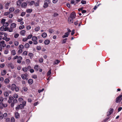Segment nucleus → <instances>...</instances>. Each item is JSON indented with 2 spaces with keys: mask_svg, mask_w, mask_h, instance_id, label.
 Wrapping results in <instances>:
<instances>
[{
  "mask_svg": "<svg viewBox=\"0 0 122 122\" xmlns=\"http://www.w3.org/2000/svg\"><path fill=\"white\" fill-rule=\"evenodd\" d=\"M51 1L50 0H46L44 1L43 7L44 8H47L48 6V4L50 3Z\"/></svg>",
  "mask_w": 122,
  "mask_h": 122,
  "instance_id": "obj_1",
  "label": "nucleus"
},
{
  "mask_svg": "<svg viewBox=\"0 0 122 122\" xmlns=\"http://www.w3.org/2000/svg\"><path fill=\"white\" fill-rule=\"evenodd\" d=\"M37 38L36 37L34 36L32 37V40L33 41L34 44L36 45L37 44Z\"/></svg>",
  "mask_w": 122,
  "mask_h": 122,
  "instance_id": "obj_2",
  "label": "nucleus"
},
{
  "mask_svg": "<svg viewBox=\"0 0 122 122\" xmlns=\"http://www.w3.org/2000/svg\"><path fill=\"white\" fill-rule=\"evenodd\" d=\"M26 102L25 101H22V104H20L19 106L20 109L23 108L25 106Z\"/></svg>",
  "mask_w": 122,
  "mask_h": 122,
  "instance_id": "obj_3",
  "label": "nucleus"
},
{
  "mask_svg": "<svg viewBox=\"0 0 122 122\" xmlns=\"http://www.w3.org/2000/svg\"><path fill=\"white\" fill-rule=\"evenodd\" d=\"M29 3V1H27L26 2H23L21 5L22 7L24 8H25L27 6V4H28V3Z\"/></svg>",
  "mask_w": 122,
  "mask_h": 122,
  "instance_id": "obj_4",
  "label": "nucleus"
},
{
  "mask_svg": "<svg viewBox=\"0 0 122 122\" xmlns=\"http://www.w3.org/2000/svg\"><path fill=\"white\" fill-rule=\"evenodd\" d=\"M7 105L6 104H4L3 103L1 102H0V108L2 109L3 107H6Z\"/></svg>",
  "mask_w": 122,
  "mask_h": 122,
  "instance_id": "obj_5",
  "label": "nucleus"
},
{
  "mask_svg": "<svg viewBox=\"0 0 122 122\" xmlns=\"http://www.w3.org/2000/svg\"><path fill=\"white\" fill-rule=\"evenodd\" d=\"M76 14L75 11L73 12L70 14V17L73 19H74L76 17Z\"/></svg>",
  "mask_w": 122,
  "mask_h": 122,
  "instance_id": "obj_6",
  "label": "nucleus"
},
{
  "mask_svg": "<svg viewBox=\"0 0 122 122\" xmlns=\"http://www.w3.org/2000/svg\"><path fill=\"white\" fill-rule=\"evenodd\" d=\"M0 45L1 47L3 48L5 47L6 46V44H5V41H4L0 42Z\"/></svg>",
  "mask_w": 122,
  "mask_h": 122,
  "instance_id": "obj_7",
  "label": "nucleus"
},
{
  "mask_svg": "<svg viewBox=\"0 0 122 122\" xmlns=\"http://www.w3.org/2000/svg\"><path fill=\"white\" fill-rule=\"evenodd\" d=\"M50 43V41L48 39H46L44 41V44L46 45H48Z\"/></svg>",
  "mask_w": 122,
  "mask_h": 122,
  "instance_id": "obj_8",
  "label": "nucleus"
},
{
  "mask_svg": "<svg viewBox=\"0 0 122 122\" xmlns=\"http://www.w3.org/2000/svg\"><path fill=\"white\" fill-rule=\"evenodd\" d=\"M73 19L70 17L68 18V21L69 23L71 24L73 23Z\"/></svg>",
  "mask_w": 122,
  "mask_h": 122,
  "instance_id": "obj_9",
  "label": "nucleus"
},
{
  "mask_svg": "<svg viewBox=\"0 0 122 122\" xmlns=\"http://www.w3.org/2000/svg\"><path fill=\"white\" fill-rule=\"evenodd\" d=\"M16 85L15 84H12L11 85V89L12 91H14L16 87Z\"/></svg>",
  "mask_w": 122,
  "mask_h": 122,
  "instance_id": "obj_10",
  "label": "nucleus"
},
{
  "mask_svg": "<svg viewBox=\"0 0 122 122\" xmlns=\"http://www.w3.org/2000/svg\"><path fill=\"white\" fill-rule=\"evenodd\" d=\"M15 117L16 118H19L20 117V115L17 112H16L15 113Z\"/></svg>",
  "mask_w": 122,
  "mask_h": 122,
  "instance_id": "obj_11",
  "label": "nucleus"
},
{
  "mask_svg": "<svg viewBox=\"0 0 122 122\" xmlns=\"http://www.w3.org/2000/svg\"><path fill=\"white\" fill-rule=\"evenodd\" d=\"M39 67V66L38 65H36L34 67V69L35 70V71H38V68Z\"/></svg>",
  "mask_w": 122,
  "mask_h": 122,
  "instance_id": "obj_12",
  "label": "nucleus"
},
{
  "mask_svg": "<svg viewBox=\"0 0 122 122\" xmlns=\"http://www.w3.org/2000/svg\"><path fill=\"white\" fill-rule=\"evenodd\" d=\"M10 26L13 28H14L16 27V24L15 23H12L10 24Z\"/></svg>",
  "mask_w": 122,
  "mask_h": 122,
  "instance_id": "obj_13",
  "label": "nucleus"
},
{
  "mask_svg": "<svg viewBox=\"0 0 122 122\" xmlns=\"http://www.w3.org/2000/svg\"><path fill=\"white\" fill-rule=\"evenodd\" d=\"M28 82L30 85L32 84L33 83V80L32 79H30L28 81Z\"/></svg>",
  "mask_w": 122,
  "mask_h": 122,
  "instance_id": "obj_14",
  "label": "nucleus"
},
{
  "mask_svg": "<svg viewBox=\"0 0 122 122\" xmlns=\"http://www.w3.org/2000/svg\"><path fill=\"white\" fill-rule=\"evenodd\" d=\"M69 35L68 33L66 32L65 33V35L62 36V37L63 38L67 37Z\"/></svg>",
  "mask_w": 122,
  "mask_h": 122,
  "instance_id": "obj_15",
  "label": "nucleus"
},
{
  "mask_svg": "<svg viewBox=\"0 0 122 122\" xmlns=\"http://www.w3.org/2000/svg\"><path fill=\"white\" fill-rule=\"evenodd\" d=\"M25 32L26 31L25 30H22L20 31V34L22 36H24Z\"/></svg>",
  "mask_w": 122,
  "mask_h": 122,
  "instance_id": "obj_16",
  "label": "nucleus"
},
{
  "mask_svg": "<svg viewBox=\"0 0 122 122\" xmlns=\"http://www.w3.org/2000/svg\"><path fill=\"white\" fill-rule=\"evenodd\" d=\"M47 36V34L45 32L41 34V36L43 38H45Z\"/></svg>",
  "mask_w": 122,
  "mask_h": 122,
  "instance_id": "obj_17",
  "label": "nucleus"
},
{
  "mask_svg": "<svg viewBox=\"0 0 122 122\" xmlns=\"http://www.w3.org/2000/svg\"><path fill=\"white\" fill-rule=\"evenodd\" d=\"M16 53L15 51V50H13L11 51V55L13 56L15 55Z\"/></svg>",
  "mask_w": 122,
  "mask_h": 122,
  "instance_id": "obj_18",
  "label": "nucleus"
},
{
  "mask_svg": "<svg viewBox=\"0 0 122 122\" xmlns=\"http://www.w3.org/2000/svg\"><path fill=\"white\" fill-rule=\"evenodd\" d=\"M22 78L23 79H25L26 78V76L25 74H22L21 76Z\"/></svg>",
  "mask_w": 122,
  "mask_h": 122,
  "instance_id": "obj_19",
  "label": "nucleus"
},
{
  "mask_svg": "<svg viewBox=\"0 0 122 122\" xmlns=\"http://www.w3.org/2000/svg\"><path fill=\"white\" fill-rule=\"evenodd\" d=\"M24 46L25 48H28L29 47L30 45L28 43H26L25 44Z\"/></svg>",
  "mask_w": 122,
  "mask_h": 122,
  "instance_id": "obj_20",
  "label": "nucleus"
},
{
  "mask_svg": "<svg viewBox=\"0 0 122 122\" xmlns=\"http://www.w3.org/2000/svg\"><path fill=\"white\" fill-rule=\"evenodd\" d=\"M4 82L5 84H8L9 82V80L8 78H6Z\"/></svg>",
  "mask_w": 122,
  "mask_h": 122,
  "instance_id": "obj_21",
  "label": "nucleus"
},
{
  "mask_svg": "<svg viewBox=\"0 0 122 122\" xmlns=\"http://www.w3.org/2000/svg\"><path fill=\"white\" fill-rule=\"evenodd\" d=\"M24 48V46L22 45H20L19 46V48L20 49L22 50Z\"/></svg>",
  "mask_w": 122,
  "mask_h": 122,
  "instance_id": "obj_22",
  "label": "nucleus"
},
{
  "mask_svg": "<svg viewBox=\"0 0 122 122\" xmlns=\"http://www.w3.org/2000/svg\"><path fill=\"white\" fill-rule=\"evenodd\" d=\"M14 10L15 9L14 7H12L10 8L9 10L10 12H12L14 11Z\"/></svg>",
  "mask_w": 122,
  "mask_h": 122,
  "instance_id": "obj_23",
  "label": "nucleus"
},
{
  "mask_svg": "<svg viewBox=\"0 0 122 122\" xmlns=\"http://www.w3.org/2000/svg\"><path fill=\"white\" fill-rule=\"evenodd\" d=\"M32 11V10L31 9H28L26 10V12L27 13H31Z\"/></svg>",
  "mask_w": 122,
  "mask_h": 122,
  "instance_id": "obj_24",
  "label": "nucleus"
},
{
  "mask_svg": "<svg viewBox=\"0 0 122 122\" xmlns=\"http://www.w3.org/2000/svg\"><path fill=\"white\" fill-rule=\"evenodd\" d=\"M22 70L24 72H26L27 71V68L26 67L23 68L22 69Z\"/></svg>",
  "mask_w": 122,
  "mask_h": 122,
  "instance_id": "obj_25",
  "label": "nucleus"
},
{
  "mask_svg": "<svg viewBox=\"0 0 122 122\" xmlns=\"http://www.w3.org/2000/svg\"><path fill=\"white\" fill-rule=\"evenodd\" d=\"M113 111V109L112 108H111L109 109V111L108 112L109 113L111 114L112 113Z\"/></svg>",
  "mask_w": 122,
  "mask_h": 122,
  "instance_id": "obj_26",
  "label": "nucleus"
},
{
  "mask_svg": "<svg viewBox=\"0 0 122 122\" xmlns=\"http://www.w3.org/2000/svg\"><path fill=\"white\" fill-rule=\"evenodd\" d=\"M3 114L0 111V119H2L3 117Z\"/></svg>",
  "mask_w": 122,
  "mask_h": 122,
  "instance_id": "obj_27",
  "label": "nucleus"
},
{
  "mask_svg": "<svg viewBox=\"0 0 122 122\" xmlns=\"http://www.w3.org/2000/svg\"><path fill=\"white\" fill-rule=\"evenodd\" d=\"M6 20L5 19H2L1 20V23L3 24L5 22Z\"/></svg>",
  "mask_w": 122,
  "mask_h": 122,
  "instance_id": "obj_28",
  "label": "nucleus"
},
{
  "mask_svg": "<svg viewBox=\"0 0 122 122\" xmlns=\"http://www.w3.org/2000/svg\"><path fill=\"white\" fill-rule=\"evenodd\" d=\"M35 3V2L34 1H31L30 2H29V3H29V5L30 6H32V5L34 3Z\"/></svg>",
  "mask_w": 122,
  "mask_h": 122,
  "instance_id": "obj_29",
  "label": "nucleus"
},
{
  "mask_svg": "<svg viewBox=\"0 0 122 122\" xmlns=\"http://www.w3.org/2000/svg\"><path fill=\"white\" fill-rule=\"evenodd\" d=\"M9 24L8 22H5L3 24V26H7L9 25Z\"/></svg>",
  "mask_w": 122,
  "mask_h": 122,
  "instance_id": "obj_30",
  "label": "nucleus"
},
{
  "mask_svg": "<svg viewBox=\"0 0 122 122\" xmlns=\"http://www.w3.org/2000/svg\"><path fill=\"white\" fill-rule=\"evenodd\" d=\"M6 73V71L5 70H4L3 71L1 72V75L4 76L5 74Z\"/></svg>",
  "mask_w": 122,
  "mask_h": 122,
  "instance_id": "obj_31",
  "label": "nucleus"
},
{
  "mask_svg": "<svg viewBox=\"0 0 122 122\" xmlns=\"http://www.w3.org/2000/svg\"><path fill=\"white\" fill-rule=\"evenodd\" d=\"M21 2L20 1L18 0L17 2L16 5L18 6H20L21 4Z\"/></svg>",
  "mask_w": 122,
  "mask_h": 122,
  "instance_id": "obj_32",
  "label": "nucleus"
},
{
  "mask_svg": "<svg viewBox=\"0 0 122 122\" xmlns=\"http://www.w3.org/2000/svg\"><path fill=\"white\" fill-rule=\"evenodd\" d=\"M116 99H122V94L117 97Z\"/></svg>",
  "mask_w": 122,
  "mask_h": 122,
  "instance_id": "obj_33",
  "label": "nucleus"
},
{
  "mask_svg": "<svg viewBox=\"0 0 122 122\" xmlns=\"http://www.w3.org/2000/svg\"><path fill=\"white\" fill-rule=\"evenodd\" d=\"M67 38H65L63 39L62 40V44L65 43L66 42V41L67 40Z\"/></svg>",
  "mask_w": 122,
  "mask_h": 122,
  "instance_id": "obj_34",
  "label": "nucleus"
},
{
  "mask_svg": "<svg viewBox=\"0 0 122 122\" xmlns=\"http://www.w3.org/2000/svg\"><path fill=\"white\" fill-rule=\"evenodd\" d=\"M40 29V27L39 26L36 27L35 28V30L36 31H37L39 30Z\"/></svg>",
  "mask_w": 122,
  "mask_h": 122,
  "instance_id": "obj_35",
  "label": "nucleus"
},
{
  "mask_svg": "<svg viewBox=\"0 0 122 122\" xmlns=\"http://www.w3.org/2000/svg\"><path fill=\"white\" fill-rule=\"evenodd\" d=\"M101 4H99L98 5H96L93 8V9L95 10H96L97 7L100 5H101Z\"/></svg>",
  "mask_w": 122,
  "mask_h": 122,
  "instance_id": "obj_36",
  "label": "nucleus"
},
{
  "mask_svg": "<svg viewBox=\"0 0 122 122\" xmlns=\"http://www.w3.org/2000/svg\"><path fill=\"white\" fill-rule=\"evenodd\" d=\"M22 55H23L24 56H26L27 55V52L26 51H24L22 53Z\"/></svg>",
  "mask_w": 122,
  "mask_h": 122,
  "instance_id": "obj_37",
  "label": "nucleus"
},
{
  "mask_svg": "<svg viewBox=\"0 0 122 122\" xmlns=\"http://www.w3.org/2000/svg\"><path fill=\"white\" fill-rule=\"evenodd\" d=\"M51 69H50L47 72V76H50L51 74Z\"/></svg>",
  "mask_w": 122,
  "mask_h": 122,
  "instance_id": "obj_38",
  "label": "nucleus"
},
{
  "mask_svg": "<svg viewBox=\"0 0 122 122\" xmlns=\"http://www.w3.org/2000/svg\"><path fill=\"white\" fill-rule=\"evenodd\" d=\"M4 95L6 97H7L9 96V93L7 92H4Z\"/></svg>",
  "mask_w": 122,
  "mask_h": 122,
  "instance_id": "obj_39",
  "label": "nucleus"
},
{
  "mask_svg": "<svg viewBox=\"0 0 122 122\" xmlns=\"http://www.w3.org/2000/svg\"><path fill=\"white\" fill-rule=\"evenodd\" d=\"M12 27L10 26V28H9V30H8V31L9 32H11L13 30V29H12Z\"/></svg>",
  "mask_w": 122,
  "mask_h": 122,
  "instance_id": "obj_40",
  "label": "nucleus"
},
{
  "mask_svg": "<svg viewBox=\"0 0 122 122\" xmlns=\"http://www.w3.org/2000/svg\"><path fill=\"white\" fill-rule=\"evenodd\" d=\"M33 56V54L32 53H30L28 54V56L30 57V58H31Z\"/></svg>",
  "mask_w": 122,
  "mask_h": 122,
  "instance_id": "obj_41",
  "label": "nucleus"
},
{
  "mask_svg": "<svg viewBox=\"0 0 122 122\" xmlns=\"http://www.w3.org/2000/svg\"><path fill=\"white\" fill-rule=\"evenodd\" d=\"M36 49L37 50H40L41 49V47L40 46H37L36 47Z\"/></svg>",
  "mask_w": 122,
  "mask_h": 122,
  "instance_id": "obj_42",
  "label": "nucleus"
},
{
  "mask_svg": "<svg viewBox=\"0 0 122 122\" xmlns=\"http://www.w3.org/2000/svg\"><path fill=\"white\" fill-rule=\"evenodd\" d=\"M22 52V50L21 49H19L18 51V53L19 54H20Z\"/></svg>",
  "mask_w": 122,
  "mask_h": 122,
  "instance_id": "obj_43",
  "label": "nucleus"
},
{
  "mask_svg": "<svg viewBox=\"0 0 122 122\" xmlns=\"http://www.w3.org/2000/svg\"><path fill=\"white\" fill-rule=\"evenodd\" d=\"M81 3L83 4H85L86 3V1L85 0H82L81 1Z\"/></svg>",
  "mask_w": 122,
  "mask_h": 122,
  "instance_id": "obj_44",
  "label": "nucleus"
},
{
  "mask_svg": "<svg viewBox=\"0 0 122 122\" xmlns=\"http://www.w3.org/2000/svg\"><path fill=\"white\" fill-rule=\"evenodd\" d=\"M60 61L58 60H56V61L54 62V64H56L59 63Z\"/></svg>",
  "mask_w": 122,
  "mask_h": 122,
  "instance_id": "obj_45",
  "label": "nucleus"
},
{
  "mask_svg": "<svg viewBox=\"0 0 122 122\" xmlns=\"http://www.w3.org/2000/svg\"><path fill=\"white\" fill-rule=\"evenodd\" d=\"M3 115V117L5 118L7 117V113H5Z\"/></svg>",
  "mask_w": 122,
  "mask_h": 122,
  "instance_id": "obj_46",
  "label": "nucleus"
},
{
  "mask_svg": "<svg viewBox=\"0 0 122 122\" xmlns=\"http://www.w3.org/2000/svg\"><path fill=\"white\" fill-rule=\"evenodd\" d=\"M20 10L19 9H17L16 10L14 11L15 13L16 14L18 13L20 11Z\"/></svg>",
  "mask_w": 122,
  "mask_h": 122,
  "instance_id": "obj_47",
  "label": "nucleus"
},
{
  "mask_svg": "<svg viewBox=\"0 0 122 122\" xmlns=\"http://www.w3.org/2000/svg\"><path fill=\"white\" fill-rule=\"evenodd\" d=\"M23 90L25 92H26L27 91L28 89L26 87H24L22 88Z\"/></svg>",
  "mask_w": 122,
  "mask_h": 122,
  "instance_id": "obj_48",
  "label": "nucleus"
},
{
  "mask_svg": "<svg viewBox=\"0 0 122 122\" xmlns=\"http://www.w3.org/2000/svg\"><path fill=\"white\" fill-rule=\"evenodd\" d=\"M8 50L7 49H6L4 51V53L5 54H8Z\"/></svg>",
  "mask_w": 122,
  "mask_h": 122,
  "instance_id": "obj_49",
  "label": "nucleus"
},
{
  "mask_svg": "<svg viewBox=\"0 0 122 122\" xmlns=\"http://www.w3.org/2000/svg\"><path fill=\"white\" fill-rule=\"evenodd\" d=\"M32 35H29L27 37V39H31V38L32 37Z\"/></svg>",
  "mask_w": 122,
  "mask_h": 122,
  "instance_id": "obj_50",
  "label": "nucleus"
},
{
  "mask_svg": "<svg viewBox=\"0 0 122 122\" xmlns=\"http://www.w3.org/2000/svg\"><path fill=\"white\" fill-rule=\"evenodd\" d=\"M49 33H52L54 32V30H53L49 29Z\"/></svg>",
  "mask_w": 122,
  "mask_h": 122,
  "instance_id": "obj_51",
  "label": "nucleus"
},
{
  "mask_svg": "<svg viewBox=\"0 0 122 122\" xmlns=\"http://www.w3.org/2000/svg\"><path fill=\"white\" fill-rule=\"evenodd\" d=\"M25 27L24 26V25H22L20 26L19 27V29H22L24 28Z\"/></svg>",
  "mask_w": 122,
  "mask_h": 122,
  "instance_id": "obj_52",
  "label": "nucleus"
},
{
  "mask_svg": "<svg viewBox=\"0 0 122 122\" xmlns=\"http://www.w3.org/2000/svg\"><path fill=\"white\" fill-rule=\"evenodd\" d=\"M75 2V1L74 0H71V4H74V5H76V3L74 4Z\"/></svg>",
  "mask_w": 122,
  "mask_h": 122,
  "instance_id": "obj_53",
  "label": "nucleus"
},
{
  "mask_svg": "<svg viewBox=\"0 0 122 122\" xmlns=\"http://www.w3.org/2000/svg\"><path fill=\"white\" fill-rule=\"evenodd\" d=\"M14 97L15 98H17L18 97V96L17 94H15L14 95Z\"/></svg>",
  "mask_w": 122,
  "mask_h": 122,
  "instance_id": "obj_54",
  "label": "nucleus"
},
{
  "mask_svg": "<svg viewBox=\"0 0 122 122\" xmlns=\"http://www.w3.org/2000/svg\"><path fill=\"white\" fill-rule=\"evenodd\" d=\"M15 89L16 92H17L19 91V88L18 87H17L16 86V87H15Z\"/></svg>",
  "mask_w": 122,
  "mask_h": 122,
  "instance_id": "obj_55",
  "label": "nucleus"
},
{
  "mask_svg": "<svg viewBox=\"0 0 122 122\" xmlns=\"http://www.w3.org/2000/svg\"><path fill=\"white\" fill-rule=\"evenodd\" d=\"M58 15V14L57 13H54V14L53 16L54 17H56Z\"/></svg>",
  "mask_w": 122,
  "mask_h": 122,
  "instance_id": "obj_56",
  "label": "nucleus"
},
{
  "mask_svg": "<svg viewBox=\"0 0 122 122\" xmlns=\"http://www.w3.org/2000/svg\"><path fill=\"white\" fill-rule=\"evenodd\" d=\"M19 42L17 41H16L14 42V45L16 46H17L18 45Z\"/></svg>",
  "mask_w": 122,
  "mask_h": 122,
  "instance_id": "obj_57",
  "label": "nucleus"
},
{
  "mask_svg": "<svg viewBox=\"0 0 122 122\" xmlns=\"http://www.w3.org/2000/svg\"><path fill=\"white\" fill-rule=\"evenodd\" d=\"M25 12H22L20 14V16H24L25 14Z\"/></svg>",
  "mask_w": 122,
  "mask_h": 122,
  "instance_id": "obj_58",
  "label": "nucleus"
},
{
  "mask_svg": "<svg viewBox=\"0 0 122 122\" xmlns=\"http://www.w3.org/2000/svg\"><path fill=\"white\" fill-rule=\"evenodd\" d=\"M19 36V34L18 33H16L14 37L15 38H16L18 37Z\"/></svg>",
  "mask_w": 122,
  "mask_h": 122,
  "instance_id": "obj_59",
  "label": "nucleus"
},
{
  "mask_svg": "<svg viewBox=\"0 0 122 122\" xmlns=\"http://www.w3.org/2000/svg\"><path fill=\"white\" fill-rule=\"evenodd\" d=\"M35 4V5L36 6H38L39 5V3L37 2H36L35 3H34Z\"/></svg>",
  "mask_w": 122,
  "mask_h": 122,
  "instance_id": "obj_60",
  "label": "nucleus"
},
{
  "mask_svg": "<svg viewBox=\"0 0 122 122\" xmlns=\"http://www.w3.org/2000/svg\"><path fill=\"white\" fill-rule=\"evenodd\" d=\"M27 39L26 38H23L22 40L24 42H25L27 41Z\"/></svg>",
  "mask_w": 122,
  "mask_h": 122,
  "instance_id": "obj_61",
  "label": "nucleus"
},
{
  "mask_svg": "<svg viewBox=\"0 0 122 122\" xmlns=\"http://www.w3.org/2000/svg\"><path fill=\"white\" fill-rule=\"evenodd\" d=\"M26 28L27 30H30L31 28V27L30 25H28L26 26Z\"/></svg>",
  "mask_w": 122,
  "mask_h": 122,
  "instance_id": "obj_62",
  "label": "nucleus"
},
{
  "mask_svg": "<svg viewBox=\"0 0 122 122\" xmlns=\"http://www.w3.org/2000/svg\"><path fill=\"white\" fill-rule=\"evenodd\" d=\"M15 121V119L14 117H12L11 118V122H14Z\"/></svg>",
  "mask_w": 122,
  "mask_h": 122,
  "instance_id": "obj_63",
  "label": "nucleus"
},
{
  "mask_svg": "<svg viewBox=\"0 0 122 122\" xmlns=\"http://www.w3.org/2000/svg\"><path fill=\"white\" fill-rule=\"evenodd\" d=\"M39 62L40 63H42L43 61V60L42 58H40L39 59Z\"/></svg>",
  "mask_w": 122,
  "mask_h": 122,
  "instance_id": "obj_64",
  "label": "nucleus"
}]
</instances>
